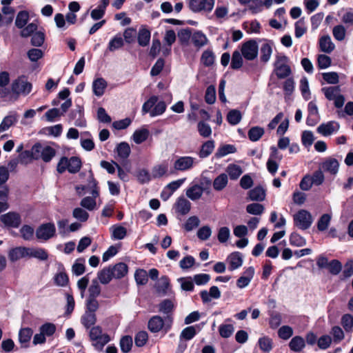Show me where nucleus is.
Returning <instances> with one entry per match:
<instances>
[{
	"label": "nucleus",
	"mask_w": 353,
	"mask_h": 353,
	"mask_svg": "<svg viewBox=\"0 0 353 353\" xmlns=\"http://www.w3.org/2000/svg\"><path fill=\"white\" fill-rule=\"evenodd\" d=\"M264 133L265 130L263 128L254 126L249 130L248 136L251 141L255 142L259 141L263 137Z\"/></svg>",
	"instance_id": "2f4dec72"
},
{
	"label": "nucleus",
	"mask_w": 353,
	"mask_h": 353,
	"mask_svg": "<svg viewBox=\"0 0 353 353\" xmlns=\"http://www.w3.org/2000/svg\"><path fill=\"white\" fill-rule=\"evenodd\" d=\"M294 225L301 230H306L312 223L311 214L305 210H301L294 215Z\"/></svg>",
	"instance_id": "39448f33"
},
{
	"label": "nucleus",
	"mask_w": 353,
	"mask_h": 353,
	"mask_svg": "<svg viewBox=\"0 0 353 353\" xmlns=\"http://www.w3.org/2000/svg\"><path fill=\"white\" fill-rule=\"evenodd\" d=\"M84 263L85 260L83 259H78L72 265V272L77 276L83 274L85 272Z\"/></svg>",
	"instance_id": "e2e57ef3"
},
{
	"label": "nucleus",
	"mask_w": 353,
	"mask_h": 353,
	"mask_svg": "<svg viewBox=\"0 0 353 353\" xmlns=\"http://www.w3.org/2000/svg\"><path fill=\"white\" fill-rule=\"evenodd\" d=\"M137 178L141 184L148 183L153 179L152 173H150L146 169L139 170L137 173Z\"/></svg>",
	"instance_id": "c03bdc74"
},
{
	"label": "nucleus",
	"mask_w": 353,
	"mask_h": 353,
	"mask_svg": "<svg viewBox=\"0 0 353 353\" xmlns=\"http://www.w3.org/2000/svg\"><path fill=\"white\" fill-rule=\"evenodd\" d=\"M229 263V270L232 271L240 268L243 264V257L241 253L238 252L230 254L228 257Z\"/></svg>",
	"instance_id": "412c9836"
},
{
	"label": "nucleus",
	"mask_w": 353,
	"mask_h": 353,
	"mask_svg": "<svg viewBox=\"0 0 353 353\" xmlns=\"http://www.w3.org/2000/svg\"><path fill=\"white\" fill-rule=\"evenodd\" d=\"M54 283L60 287H65L68 285L69 279L67 274L63 271L57 272L54 277Z\"/></svg>",
	"instance_id": "09e8293b"
},
{
	"label": "nucleus",
	"mask_w": 353,
	"mask_h": 353,
	"mask_svg": "<svg viewBox=\"0 0 353 353\" xmlns=\"http://www.w3.org/2000/svg\"><path fill=\"white\" fill-rule=\"evenodd\" d=\"M214 141L212 140L208 141L205 142L199 152V155L200 158H206L208 157L214 150Z\"/></svg>",
	"instance_id": "473e14b6"
},
{
	"label": "nucleus",
	"mask_w": 353,
	"mask_h": 353,
	"mask_svg": "<svg viewBox=\"0 0 353 353\" xmlns=\"http://www.w3.org/2000/svg\"><path fill=\"white\" fill-rule=\"evenodd\" d=\"M20 233L24 240L30 241L34 237V230L30 225H24L20 229Z\"/></svg>",
	"instance_id": "4d7b16f0"
},
{
	"label": "nucleus",
	"mask_w": 353,
	"mask_h": 353,
	"mask_svg": "<svg viewBox=\"0 0 353 353\" xmlns=\"http://www.w3.org/2000/svg\"><path fill=\"white\" fill-rule=\"evenodd\" d=\"M308 116L307 118V123L310 125H314L319 119V110L316 104L314 101L308 103Z\"/></svg>",
	"instance_id": "6ab92c4d"
},
{
	"label": "nucleus",
	"mask_w": 353,
	"mask_h": 353,
	"mask_svg": "<svg viewBox=\"0 0 353 353\" xmlns=\"http://www.w3.org/2000/svg\"><path fill=\"white\" fill-rule=\"evenodd\" d=\"M339 168V163L335 159H328L323 163L324 170L332 174H336L338 172Z\"/></svg>",
	"instance_id": "c756f323"
},
{
	"label": "nucleus",
	"mask_w": 353,
	"mask_h": 353,
	"mask_svg": "<svg viewBox=\"0 0 353 353\" xmlns=\"http://www.w3.org/2000/svg\"><path fill=\"white\" fill-rule=\"evenodd\" d=\"M81 167V162L77 157H72L69 159L68 161V172L70 173L78 172Z\"/></svg>",
	"instance_id": "603ef678"
},
{
	"label": "nucleus",
	"mask_w": 353,
	"mask_h": 353,
	"mask_svg": "<svg viewBox=\"0 0 353 353\" xmlns=\"http://www.w3.org/2000/svg\"><path fill=\"white\" fill-rule=\"evenodd\" d=\"M133 345V341L132 336L125 335L121 337L119 341V345L121 350L123 353H128L130 352Z\"/></svg>",
	"instance_id": "4c0bfd02"
},
{
	"label": "nucleus",
	"mask_w": 353,
	"mask_h": 353,
	"mask_svg": "<svg viewBox=\"0 0 353 353\" xmlns=\"http://www.w3.org/2000/svg\"><path fill=\"white\" fill-rule=\"evenodd\" d=\"M134 279L137 285H143L148 283V275L145 270L139 269L134 273Z\"/></svg>",
	"instance_id": "8fccbe9b"
},
{
	"label": "nucleus",
	"mask_w": 353,
	"mask_h": 353,
	"mask_svg": "<svg viewBox=\"0 0 353 353\" xmlns=\"http://www.w3.org/2000/svg\"><path fill=\"white\" fill-rule=\"evenodd\" d=\"M250 200L256 201H262L265 198V191L260 186H257L249 192Z\"/></svg>",
	"instance_id": "7c9ffc66"
},
{
	"label": "nucleus",
	"mask_w": 353,
	"mask_h": 353,
	"mask_svg": "<svg viewBox=\"0 0 353 353\" xmlns=\"http://www.w3.org/2000/svg\"><path fill=\"white\" fill-rule=\"evenodd\" d=\"M88 184L86 185H82V186H78L77 187V190L79 194H81V192H80V190L81 191L83 190H90V194L92 195L93 197L97 198L99 196V190L97 187V182L94 179L93 174L90 172V176L88 179Z\"/></svg>",
	"instance_id": "ddd939ff"
},
{
	"label": "nucleus",
	"mask_w": 353,
	"mask_h": 353,
	"mask_svg": "<svg viewBox=\"0 0 353 353\" xmlns=\"http://www.w3.org/2000/svg\"><path fill=\"white\" fill-rule=\"evenodd\" d=\"M228 183V174L222 173L214 179L213 181V188L216 191H221L227 186Z\"/></svg>",
	"instance_id": "bb28decb"
},
{
	"label": "nucleus",
	"mask_w": 353,
	"mask_h": 353,
	"mask_svg": "<svg viewBox=\"0 0 353 353\" xmlns=\"http://www.w3.org/2000/svg\"><path fill=\"white\" fill-rule=\"evenodd\" d=\"M278 335L281 339L288 340L293 335V329L289 325L281 326L278 330Z\"/></svg>",
	"instance_id": "0e129e2a"
},
{
	"label": "nucleus",
	"mask_w": 353,
	"mask_h": 353,
	"mask_svg": "<svg viewBox=\"0 0 353 353\" xmlns=\"http://www.w3.org/2000/svg\"><path fill=\"white\" fill-rule=\"evenodd\" d=\"M168 165L166 163H161L152 167L151 173L153 179H159L168 176Z\"/></svg>",
	"instance_id": "4be33fe9"
},
{
	"label": "nucleus",
	"mask_w": 353,
	"mask_h": 353,
	"mask_svg": "<svg viewBox=\"0 0 353 353\" xmlns=\"http://www.w3.org/2000/svg\"><path fill=\"white\" fill-rule=\"evenodd\" d=\"M174 208L176 213L181 215H185L190 211L191 203L184 196H181L176 199Z\"/></svg>",
	"instance_id": "4468645a"
},
{
	"label": "nucleus",
	"mask_w": 353,
	"mask_h": 353,
	"mask_svg": "<svg viewBox=\"0 0 353 353\" xmlns=\"http://www.w3.org/2000/svg\"><path fill=\"white\" fill-rule=\"evenodd\" d=\"M214 6V0H190V9L194 12H210Z\"/></svg>",
	"instance_id": "9d476101"
},
{
	"label": "nucleus",
	"mask_w": 353,
	"mask_h": 353,
	"mask_svg": "<svg viewBox=\"0 0 353 353\" xmlns=\"http://www.w3.org/2000/svg\"><path fill=\"white\" fill-rule=\"evenodd\" d=\"M29 19L28 12L26 11H20L15 20V25L19 28H22L27 23Z\"/></svg>",
	"instance_id": "6e6d98bb"
},
{
	"label": "nucleus",
	"mask_w": 353,
	"mask_h": 353,
	"mask_svg": "<svg viewBox=\"0 0 353 353\" xmlns=\"http://www.w3.org/2000/svg\"><path fill=\"white\" fill-rule=\"evenodd\" d=\"M33 334V331L31 328L25 327L19 330V340L22 344H26L29 342Z\"/></svg>",
	"instance_id": "49530a36"
},
{
	"label": "nucleus",
	"mask_w": 353,
	"mask_h": 353,
	"mask_svg": "<svg viewBox=\"0 0 353 353\" xmlns=\"http://www.w3.org/2000/svg\"><path fill=\"white\" fill-rule=\"evenodd\" d=\"M227 120L231 125H236L241 120V114L237 110H230L227 115Z\"/></svg>",
	"instance_id": "5fc2aeb1"
},
{
	"label": "nucleus",
	"mask_w": 353,
	"mask_h": 353,
	"mask_svg": "<svg viewBox=\"0 0 353 353\" xmlns=\"http://www.w3.org/2000/svg\"><path fill=\"white\" fill-rule=\"evenodd\" d=\"M150 132L146 128L138 129L134 131L132 135V139L137 144H141L148 138Z\"/></svg>",
	"instance_id": "c85d7f7f"
},
{
	"label": "nucleus",
	"mask_w": 353,
	"mask_h": 353,
	"mask_svg": "<svg viewBox=\"0 0 353 353\" xmlns=\"http://www.w3.org/2000/svg\"><path fill=\"white\" fill-rule=\"evenodd\" d=\"M27 157L38 160L42 159L44 162H50L56 154V150L51 146L40 143H35L30 151H25Z\"/></svg>",
	"instance_id": "f257e3e1"
},
{
	"label": "nucleus",
	"mask_w": 353,
	"mask_h": 353,
	"mask_svg": "<svg viewBox=\"0 0 353 353\" xmlns=\"http://www.w3.org/2000/svg\"><path fill=\"white\" fill-rule=\"evenodd\" d=\"M174 308V304L170 299H165L161 302L159 305V311L163 314H169L172 312Z\"/></svg>",
	"instance_id": "a18cd8bd"
},
{
	"label": "nucleus",
	"mask_w": 353,
	"mask_h": 353,
	"mask_svg": "<svg viewBox=\"0 0 353 353\" xmlns=\"http://www.w3.org/2000/svg\"><path fill=\"white\" fill-rule=\"evenodd\" d=\"M275 72L279 79H284L291 73V69L288 65V57L278 56L274 63Z\"/></svg>",
	"instance_id": "423d86ee"
},
{
	"label": "nucleus",
	"mask_w": 353,
	"mask_h": 353,
	"mask_svg": "<svg viewBox=\"0 0 353 353\" xmlns=\"http://www.w3.org/2000/svg\"><path fill=\"white\" fill-rule=\"evenodd\" d=\"M11 90L17 95H27L31 92L32 84L26 80L25 77H20L12 83Z\"/></svg>",
	"instance_id": "20e7f679"
},
{
	"label": "nucleus",
	"mask_w": 353,
	"mask_h": 353,
	"mask_svg": "<svg viewBox=\"0 0 353 353\" xmlns=\"http://www.w3.org/2000/svg\"><path fill=\"white\" fill-rule=\"evenodd\" d=\"M1 221L6 226L18 228L21 223V216L16 212H8L0 216Z\"/></svg>",
	"instance_id": "9b49d317"
},
{
	"label": "nucleus",
	"mask_w": 353,
	"mask_h": 353,
	"mask_svg": "<svg viewBox=\"0 0 353 353\" xmlns=\"http://www.w3.org/2000/svg\"><path fill=\"white\" fill-rule=\"evenodd\" d=\"M205 190V187H203L199 184H194L186 190L185 194L187 197L192 201H196L201 198L203 193Z\"/></svg>",
	"instance_id": "dca6fc26"
},
{
	"label": "nucleus",
	"mask_w": 353,
	"mask_h": 353,
	"mask_svg": "<svg viewBox=\"0 0 353 353\" xmlns=\"http://www.w3.org/2000/svg\"><path fill=\"white\" fill-rule=\"evenodd\" d=\"M150 39V32L145 29L141 28L138 33V43L141 46H146L148 45Z\"/></svg>",
	"instance_id": "ea45409f"
},
{
	"label": "nucleus",
	"mask_w": 353,
	"mask_h": 353,
	"mask_svg": "<svg viewBox=\"0 0 353 353\" xmlns=\"http://www.w3.org/2000/svg\"><path fill=\"white\" fill-rule=\"evenodd\" d=\"M258 343L263 352H269L272 349V340L268 336L260 338Z\"/></svg>",
	"instance_id": "864d4df0"
},
{
	"label": "nucleus",
	"mask_w": 353,
	"mask_h": 353,
	"mask_svg": "<svg viewBox=\"0 0 353 353\" xmlns=\"http://www.w3.org/2000/svg\"><path fill=\"white\" fill-rule=\"evenodd\" d=\"M258 52L259 46L254 40L246 41L241 46V54L246 60H254L257 57Z\"/></svg>",
	"instance_id": "1a4fd4ad"
},
{
	"label": "nucleus",
	"mask_w": 353,
	"mask_h": 353,
	"mask_svg": "<svg viewBox=\"0 0 353 353\" xmlns=\"http://www.w3.org/2000/svg\"><path fill=\"white\" fill-rule=\"evenodd\" d=\"M215 61V56L210 50H205L201 55V61L206 67L212 65Z\"/></svg>",
	"instance_id": "58836bf2"
},
{
	"label": "nucleus",
	"mask_w": 353,
	"mask_h": 353,
	"mask_svg": "<svg viewBox=\"0 0 353 353\" xmlns=\"http://www.w3.org/2000/svg\"><path fill=\"white\" fill-rule=\"evenodd\" d=\"M272 48L268 43H264L261 48V59L263 62H268L272 55Z\"/></svg>",
	"instance_id": "bf43d9fd"
},
{
	"label": "nucleus",
	"mask_w": 353,
	"mask_h": 353,
	"mask_svg": "<svg viewBox=\"0 0 353 353\" xmlns=\"http://www.w3.org/2000/svg\"><path fill=\"white\" fill-rule=\"evenodd\" d=\"M28 248L19 246L12 248L8 252V258L10 261L14 262L22 258L28 257Z\"/></svg>",
	"instance_id": "a211bd4d"
},
{
	"label": "nucleus",
	"mask_w": 353,
	"mask_h": 353,
	"mask_svg": "<svg viewBox=\"0 0 353 353\" xmlns=\"http://www.w3.org/2000/svg\"><path fill=\"white\" fill-rule=\"evenodd\" d=\"M45 41V34L41 31L36 32L32 35L31 44L36 47H40Z\"/></svg>",
	"instance_id": "680f3d73"
},
{
	"label": "nucleus",
	"mask_w": 353,
	"mask_h": 353,
	"mask_svg": "<svg viewBox=\"0 0 353 353\" xmlns=\"http://www.w3.org/2000/svg\"><path fill=\"white\" fill-rule=\"evenodd\" d=\"M166 109V104L164 101L157 102L153 109L150 111V117H154L162 114Z\"/></svg>",
	"instance_id": "338daca9"
},
{
	"label": "nucleus",
	"mask_w": 353,
	"mask_h": 353,
	"mask_svg": "<svg viewBox=\"0 0 353 353\" xmlns=\"http://www.w3.org/2000/svg\"><path fill=\"white\" fill-rule=\"evenodd\" d=\"M81 321L85 327L90 328L92 325H94L97 321L95 313L85 311L81 319Z\"/></svg>",
	"instance_id": "c9c22d12"
},
{
	"label": "nucleus",
	"mask_w": 353,
	"mask_h": 353,
	"mask_svg": "<svg viewBox=\"0 0 353 353\" xmlns=\"http://www.w3.org/2000/svg\"><path fill=\"white\" fill-rule=\"evenodd\" d=\"M155 290L159 296H165L171 293L170 279L167 276H162L155 284Z\"/></svg>",
	"instance_id": "f8f14e48"
},
{
	"label": "nucleus",
	"mask_w": 353,
	"mask_h": 353,
	"mask_svg": "<svg viewBox=\"0 0 353 353\" xmlns=\"http://www.w3.org/2000/svg\"><path fill=\"white\" fill-rule=\"evenodd\" d=\"M19 116L17 112H11L8 115L5 117L0 123V132L8 130L10 127L16 123L18 121Z\"/></svg>",
	"instance_id": "aec40b11"
},
{
	"label": "nucleus",
	"mask_w": 353,
	"mask_h": 353,
	"mask_svg": "<svg viewBox=\"0 0 353 353\" xmlns=\"http://www.w3.org/2000/svg\"><path fill=\"white\" fill-rule=\"evenodd\" d=\"M123 46V40L121 37H114L108 43V49L110 52H113L116 50L121 48Z\"/></svg>",
	"instance_id": "052dcab7"
},
{
	"label": "nucleus",
	"mask_w": 353,
	"mask_h": 353,
	"mask_svg": "<svg viewBox=\"0 0 353 353\" xmlns=\"http://www.w3.org/2000/svg\"><path fill=\"white\" fill-rule=\"evenodd\" d=\"M56 233L55 225L52 223H43L36 230V236L39 240L47 241L52 238Z\"/></svg>",
	"instance_id": "6e6552de"
},
{
	"label": "nucleus",
	"mask_w": 353,
	"mask_h": 353,
	"mask_svg": "<svg viewBox=\"0 0 353 353\" xmlns=\"http://www.w3.org/2000/svg\"><path fill=\"white\" fill-rule=\"evenodd\" d=\"M192 42L196 47L201 48L206 45L208 39L202 32H196L192 37Z\"/></svg>",
	"instance_id": "79ce46f5"
},
{
	"label": "nucleus",
	"mask_w": 353,
	"mask_h": 353,
	"mask_svg": "<svg viewBox=\"0 0 353 353\" xmlns=\"http://www.w3.org/2000/svg\"><path fill=\"white\" fill-rule=\"evenodd\" d=\"M246 211L251 214L260 215L263 212L264 207L262 204L253 203L247 205Z\"/></svg>",
	"instance_id": "13d9d810"
},
{
	"label": "nucleus",
	"mask_w": 353,
	"mask_h": 353,
	"mask_svg": "<svg viewBox=\"0 0 353 353\" xmlns=\"http://www.w3.org/2000/svg\"><path fill=\"white\" fill-rule=\"evenodd\" d=\"M319 46L321 50L325 53L332 52L335 48V45L332 41L329 35H325L321 37L319 40Z\"/></svg>",
	"instance_id": "393cba45"
},
{
	"label": "nucleus",
	"mask_w": 353,
	"mask_h": 353,
	"mask_svg": "<svg viewBox=\"0 0 353 353\" xmlns=\"http://www.w3.org/2000/svg\"><path fill=\"white\" fill-rule=\"evenodd\" d=\"M226 172L229 175L230 179H237L243 173V170L241 166L236 164H229L226 168Z\"/></svg>",
	"instance_id": "f704fd0d"
},
{
	"label": "nucleus",
	"mask_w": 353,
	"mask_h": 353,
	"mask_svg": "<svg viewBox=\"0 0 353 353\" xmlns=\"http://www.w3.org/2000/svg\"><path fill=\"white\" fill-rule=\"evenodd\" d=\"M321 90L326 99L330 101H333L341 92L339 86L325 87L323 88Z\"/></svg>",
	"instance_id": "72a5a7b5"
},
{
	"label": "nucleus",
	"mask_w": 353,
	"mask_h": 353,
	"mask_svg": "<svg viewBox=\"0 0 353 353\" xmlns=\"http://www.w3.org/2000/svg\"><path fill=\"white\" fill-rule=\"evenodd\" d=\"M236 152V148L232 145H224L219 147L216 153L215 157L216 158L223 157L229 154H232Z\"/></svg>",
	"instance_id": "a19ab883"
},
{
	"label": "nucleus",
	"mask_w": 353,
	"mask_h": 353,
	"mask_svg": "<svg viewBox=\"0 0 353 353\" xmlns=\"http://www.w3.org/2000/svg\"><path fill=\"white\" fill-rule=\"evenodd\" d=\"M117 152L119 157L121 159H127L130 154V148L128 143L122 142L117 147Z\"/></svg>",
	"instance_id": "de8ad7c7"
},
{
	"label": "nucleus",
	"mask_w": 353,
	"mask_h": 353,
	"mask_svg": "<svg viewBox=\"0 0 353 353\" xmlns=\"http://www.w3.org/2000/svg\"><path fill=\"white\" fill-rule=\"evenodd\" d=\"M89 336L94 348L101 351L110 341V337L108 334L103 333L102 328L100 326H93L91 327Z\"/></svg>",
	"instance_id": "f03ea898"
},
{
	"label": "nucleus",
	"mask_w": 353,
	"mask_h": 353,
	"mask_svg": "<svg viewBox=\"0 0 353 353\" xmlns=\"http://www.w3.org/2000/svg\"><path fill=\"white\" fill-rule=\"evenodd\" d=\"M196 163V159L192 157H179L174 161L173 168L175 171L184 172L191 170Z\"/></svg>",
	"instance_id": "0eeeda50"
},
{
	"label": "nucleus",
	"mask_w": 353,
	"mask_h": 353,
	"mask_svg": "<svg viewBox=\"0 0 353 353\" xmlns=\"http://www.w3.org/2000/svg\"><path fill=\"white\" fill-rule=\"evenodd\" d=\"M110 270L114 279H121L124 277L128 273V266L124 263H119L112 267Z\"/></svg>",
	"instance_id": "b1692460"
},
{
	"label": "nucleus",
	"mask_w": 353,
	"mask_h": 353,
	"mask_svg": "<svg viewBox=\"0 0 353 353\" xmlns=\"http://www.w3.org/2000/svg\"><path fill=\"white\" fill-rule=\"evenodd\" d=\"M28 257L36 258L41 261H46L48 258V252L43 248H28Z\"/></svg>",
	"instance_id": "a878e982"
},
{
	"label": "nucleus",
	"mask_w": 353,
	"mask_h": 353,
	"mask_svg": "<svg viewBox=\"0 0 353 353\" xmlns=\"http://www.w3.org/2000/svg\"><path fill=\"white\" fill-rule=\"evenodd\" d=\"M172 323V319L170 316H167L164 319L160 316H154L148 321V329L152 332H159L163 327L165 331L170 329Z\"/></svg>",
	"instance_id": "7ed1b4c3"
},
{
	"label": "nucleus",
	"mask_w": 353,
	"mask_h": 353,
	"mask_svg": "<svg viewBox=\"0 0 353 353\" xmlns=\"http://www.w3.org/2000/svg\"><path fill=\"white\" fill-rule=\"evenodd\" d=\"M305 346V342L303 337L296 336L289 343V347L292 351L301 352Z\"/></svg>",
	"instance_id": "cd10ccee"
},
{
	"label": "nucleus",
	"mask_w": 353,
	"mask_h": 353,
	"mask_svg": "<svg viewBox=\"0 0 353 353\" xmlns=\"http://www.w3.org/2000/svg\"><path fill=\"white\" fill-rule=\"evenodd\" d=\"M107 81L103 78H97L92 83V90L97 97H101L107 88Z\"/></svg>",
	"instance_id": "5701e85b"
},
{
	"label": "nucleus",
	"mask_w": 353,
	"mask_h": 353,
	"mask_svg": "<svg viewBox=\"0 0 353 353\" xmlns=\"http://www.w3.org/2000/svg\"><path fill=\"white\" fill-rule=\"evenodd\" d=\"M254 275V269L252 267L247 268L243 274L240 276L236 281V285L239 288H244L247 287Z\"/></svg>",
	"instance_id": "f3484780"
},
{
	"label": "nucleus",
	"mask_w": 353,
	"mask_h": 353,
	"mask_svg": "<svg viewBox=\"0 0 353 353\" xmlns=\"http://www.w3.org/2000/svg\"><path fill=\"white\" fill-rule=\"evenodd\" d=\"M74 218L81 222H85L89 217L88 213L81 208H76L72 212Z\"/></svg>",
	"instance_id": "774afa93"
},
{
	"label": "nucleus",
	"mask_w": 353,
	"mask_h": 353,
	"mask_svg": "<svg viewBox=\"0 0 353 353\" xmlns=\"http://www.w3.org/2000/svg\"><path fill=\"white\" fill-rule=\"evenodd\" d=\"M113 278L110 267L107 268H103L101 271H99L97 274V280L102 284H108Z\"/></svg>",
	"instance_id": "e433bc0d"
},
{
	"label": "nucleus",
	"mask_w": 353,
	"mask_h": 353,
	"mask_svg": "<svg viewBox=\"0 0 353 353\" xmlns=\"http://www.w3.org/2000/svg\"><path fill=\"white\" fill-rule=\"evenodd\" d=\"M243 65L242 54L239 51L235 50L232 57L231 68L234 70H238Z\"/></svg>",
	"instance_id": "3c124183"
},
{
	"label": "nucleus",
	"mask_w": 353,
	"mask_h": 353,
	"mask_svg": "<svg viewBox=\"0 0 353 353\" xmlns=\"http://www.w3.org/2000/svg\"><path fill=\"white\" fill-rule=\"evenodd\" d=\"M112 236L115 239H123L126 236L127 230L125 228L121 225H114L112 228Z\"/></svg>",
	"instance_id": "69168bd1"
},
{
	"label": "nucleus",
	"mask_w": 353,
	"mask_h": 353,
	"mask_svg": "<svg viewBox=\"0 0 353 353\" xmlns=\"http://www.w3.org/2000/svg\"><path fill=\"white\" fill-rule=\"evenodd\" d=\"M88 298L97 299L101 293V286L97 279L92 281L91 285L88 288Z\"/></svg>",
	"instance_id": "37998d69"
},
{
	"label": "nucleus",
	"mask_w": 353,
	"mask_h": 353,
	"mask_svg": "<svg viewBox=\"0 0 353 353\" xmlns=\"http://www.w3.org/2000/svg\"><path fill=\"white\" fill-rule=\"evenodd\" d=\"M339 129V124L336 121H329L321 124L317 128V132L323 136H330L337 132Z\"/></svg>",
	"instance_id": "2eb2a0df"
}]
</instances>
